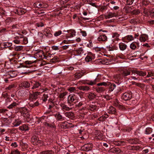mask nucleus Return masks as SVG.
<instances>
[{"instance_id":"f257e3e1","label":"nucleus","mask_w":154,"mask_h":154,"mask_svg":"<svg viewBox=\"0 0 154 154\" xmlns=\"http://www.w3.org/2000/svg\"><path fill=\"white\" fill-rule=\"evenodd\" d=\"M46 88L43 89L40 88L39 90H41L40 92H36L33 93V94H30L29 95V99L30 100L33 101L35 100L38 98V96L39 94L40 93H42L44 91H46Z\"/></svg>"},{"instance_id":"f03ea898","label":"nucleus","mask_w":154,"mask_h":154,"mask_svg":"<svg viewBox=\"0 0 154 154\" xmlns=\"http://www.w3.org/2000/svg\"><path fill=\"white\" fill-rule=\"evenodd\" d=\"M20 111L22 115L26 118V119H28L27 121V122H29V119H30L31 116L29 114L27 109L26 108H22Z\"/></svg>"},{"instance_id":"7ed1b4c3","label":"nucleus","mask_w":154,"mask_h":154,"mask_svg":"<svg viewBox=\"0 0 154 154\" xmlns=\"http://www.w3.org/2000/svg\"><path fill=\"white\" fill-rule=\"evenodd\" d=\"M132 97V94L130 91H128L124 93L122 96V98L125 100H129Z\"/></svg>"},{"instance_id":"20e7f679","label":"nucleus","mask_w":154,"mask_h":154,"mask_svg":"<svg viewBox=\"0 0 154 154\" xmlns=\"http://www.w3.org/2000/svg\"><path fill=\"white\" fill-rule=\"evenodd\" d=\"M77 97L75 94H71L68 96V100L69 103L72 102L74 101H77Z\"/></svg>"},{"instance_id":"39448f33","label":"nucleus","mask_w":154,"mask_h":154,"mask_svg":"<svg viewBox=\"0 0 154 154\" xmlns=\"http://www.w3.org/2000/svg\"><path fill=\"white\" fill-rule=\"evenodd\" d=\"M34 6L37 8H45L48 7L47 5L43 2H36L34 4Z\"/></svg>"},{"instance_id":"423d86ee","label":"nucleus","mask_w":154,"mask_h":154,"mask_svg":"<svg viewBox=\"0 0 154 154\" xmlns=\"http://www.w3.org/2000/svg\"><path fill=\"white\" fill-rule=\"evenodd\" d=\"M54 116L57 121L64 120L66 119L59 112L54 114Z\"/></svg>"},{"instance_id":"0eeeda50","label":"nucleus","mask_w":154,"mask_h":154,"mask_svg":"<svg viewBox=\"0 0 154 154\" xmlns=\"http://www.w3.org/2000/svg\"><path fill=\"white\" fill-rule=\"evenodd\" d=\"M68 32V34H66V36L67 38H71L75 35L76 32L73 30H69L67 31Z\"/></svg>"},{"instance_id":"6e6552de","label":"nucleus","mask_w":154,"mask_h":154,"mask_svg":"<svg viewBox=\"0 0 154 154\" xmlns=\"http://www.w3.org/2000/svg\"><path fill=\"white\" fill-rule=\"evenodd\" d=\"M130 70L129 69H124L121 72L122 76L123 77L126 76L130 75Z\"/></svg>"},{"instance_id":"1a4fd4ad","label":"nucleus","mask_w":154,"mask_h":154,"mask_svg":"<svg viewBox=\"0 0 154 154\" xmlns=\"http://www.w3.org/2000/svg\"><path fill=\"white\" fill-rule=\"evenodd\" d=\"M118 16V14L116 13L109 12L108 14L105 15V17L106 19H109L114 17Z\"/></svg>"},{"instance_id":"9d476101","label":"nucleus","mask_w":154,"mask_h":154,"mask_svg":"<svg viewBox=\"0 0 154 154\" xmlns=\"http://www.w3.org/2000/svg\"><path fill=\"white\" fill-rule=\"evenodd\" d=\"M71 124V123H69L65 121L61 123L60 126L62 128L66 129L70 127V125Z\"/></svg>"},{"instance_id":"9b49d317","label":"nucleus","mask_w":154,"mask_h":154,"mask_svg":"<svg viewBox=\"0 0 154 154\" xmlns=\"http://www.w3.org/2000/svg\"><path fill=\"white\" fill-rule=\"evenodd\" d=\"M148 38L147 35L145 34H141L139 40L141 42L146 41Z\"/></svg>"},{"instance_id":"f8f14e48","label":"nucleus","mask_w":154,"mask_h":154,"mask_svg":"<svg viewBox=\"0 0 154 154\" xmlns=\"http://www.w3.org/2000/svg\"><path fill=\"white\" fill-rule=\"evenodd\" d=\"M17 75V72L12 71L10 72L9 73L6 75V76L8 78H14Z\"/></svg>"},{"instance_id":"ddd939ff","label":"nucleus","mask_w":154,"mask_h":154,"mask_svg":"<svg viewBox=\"0 0 154 154\" xmlns=\"http://www.w3.org/2000/svg\"><path fill=\"white\" fill-rule=\"evenodd\" d=\"M107 39V36L105 34L101 33L97 38L98 40L99 41H104L106 40Z\"/></svg>"},{"instance_id":"4468645a","label":"nucleus","mask_w":154,"mask_h":154,"mask_svg":"<svg viewBox=\"0 0 154 154\" xmlns=\"http://www.w3.org/2000/svg\"><path fill=\"white\" fill-rule=\"evenodd\" d=\"M77 88L80 90L85 91H88L90 90V87L87 86H80L79 87H77Z\"/></svg>"},{"instance_id":"2eb2a0df","label":"nucleus","mask_w":154,"mask_h":154,"mask_svg":"<svg viewBox=\"0 0 154 154\" xmlns=\"http://www.w3.org/2000/svg\"><path fill=\"white\" fill-rule=\"evenodd\" d=\"M92 147V145L91 143L85 144L84 146L83 149L85 151H88L91 149Z\"/></svg>"},{"instance_id":"dca6fc26","label":"nucleus","mask_w":154,"mask_h":154,"mask_svg":"<svg viewBox=\"0 0 154 154\" xmlns=\"http://www.w3.org/2000/svg\"><path fill=\"white\" fill-rule=\"evenodd\" d=\"M119 46L120 49L122 51L125 50L127 46L126 44L123 43H120L119 44Z\"/></svg>"},{"instance_id":"f3484780","label":"nucleus","mask_w":154,"mask_h":154,"mask_svg":"<svg viewBox=\"0 0 154 154\" xmlns=\"http://www.w3.org/2000/svg\"><path fill=\"white\" fill-rule=\"evenodd\" d=\"M14 12L15 14L20 15L24 14L25 13V11L21 8H18Z\"/></svg>"},{"instance_id":"a211bd4d","label":"nucleus","mask_w":154,"mask_h":154,"mask_svg":"<svg viewBox=\"0 0 154 154\" xmlns=\"http://www.w3.org/2000/svg\"><path fill=\"white\" fill-rule=\"evenodd\" d=\"M43 33L44 35L47 37H50L52 36V35L50 33V31L48 29H45Z\"/></svg>"},{"instance_id":"6ab92c4d","label":"nucleus","mask_w":154,"mask_h":154,"mask_svg":"<svg viewBox=\"0 0 154 154\" xmlns=\"http://www.w3.org/2000/svg\"><path fill=\"white\" fill-rule=\"evenodd\" d=\"M66 117L70 119H72L74 117V114L71 112H66L64 113Z\"/></svg>"},{"instance_id":"aec40b11","label":"nucleus","mask_w":154,"mask_h":154,"mask_svg":"<svg viewBox=\"0 0 154 154\" xmlns=\"http://www.w3.org/2000/svg\"><path fill=\"white\" fill-rule=\"evenodd\" d=\"M97 82V80L95 79L94 80L88 81L85 83L90 85H93L95 84Z\"/></svg>"},{"instance_id":"412c9836","label":"nucleus","mask_w":154,"mask_h":154,"mask_svg":"<svg viewBox=\"0 0 154 154\" xmlns=\"http://www.w3.org/2000/svg\"><path fill=\"white\" fill-rule=\"evenodd\" d=\"M60 106L61 107L63 111H68L70 109V108L69 107L63 103H61Z\"/></svg>"},{"instance_id":"4be33fe9","label":"nucleus","mask_w":154,"mask_h":154,"mask_svg":"<svg viewBox=\"0 0 154 154\" xmlns=\"http://www.w3.org/2000/svg\"><path fill=\"white\" fill-rule=\"evenodd\" d=\"M108 112L110 114H114L116 112V109L112 106H110L108 109Z\"/></svg>"},{"instance_id":"5701e85b","label":"nucleus","mask_w":154,"mask_h":154,"mask_svg":"<svg viewBox=\"0 0 154 154\" xmlns=\"http://www.w3.org/2000/svg\"><path fill=\"white\" fill-rule=\"evenodd\" d=\"M20 37V35L19 36H16L15 38L16 40L13 41V42L16 44H19L20 43H22V40H21Z\"/></svg>"},{"instance_id":"b1692460","label":"nucleus","mask_w":154,"mask_h":154,"mask_svg":"<svg viewBox=\"0 0 154 154\" xmlns=\"http://www.w3.org/2000/svg\"><path fill=\"white\" fill-rule=\"evenodd\" d=\"M85 73V72L76 73L75 74V77L76 79H79L84 75Z\"/></svg>"},{"instance_id":"393cba45","label":"nucleus","mask_w":154,"mask_h":154,"mask_svg":"<svg viewBox=\"0 0 154 154\" xmlns=\"http://www.w3.org/2000/svg\"><path fill=\"white\" fill-rule=\"evenodd\" d=\"M128 142L131 144H136L139 143L138 140L135 139H129Z\"/></svg>"},{"instance_id":"a878e982","label":"nucleus","mask_w":154,"mask_h":154,"mask_svg":"<svg viewBox=\"0 0 154 154\" xmlns=\"http://www.w3.org/2000/svg\"><path fill=\"white\" fill-rule=\"evenodd\" d=\"M96 97V95L94 93L90 92L88 93V98L90 100L94 99Z\"/></svg>"},{"instance_id":"bb28decb","label":"nucleus","mask_w":154,"mask_h":154,"mask_svg":"<svg viewBox=\"0 0 154 154\" xmlns=\"http://www.w3.org/2000/svg\"><path fill=\"white\" fill-rule=\"evenodd\" d=\"M21 40H22V43H23L24 44H26L28 43L27 38L26 37L23 36L22 35H20V37Z\"/></svg>"},{"instance_id":"cd10ccee","label":"nucleus","mask_w":154,"mask_h":154,"mask_svg":"<svg viewBox=\"0 0 154 154\" xmlns=\"http://www.w3.org/2000/svg\"><path fill=\"white\" fill-rule=\"evenodd\" d=\"M41 86V84L38 82H36L33 83V85L32 88V89H33L38 88Z\"/></svg>"},{"instance_id":"c85d7f7f","label":"nucleus","mask_w":154,"mask_h":154,"mask_svg":"<svg viewBox=\"0 0 154 154\" xmlns=\"http://www.w3.org/2000/svg\"><path fill=\"white\" fill-rule=\"evenodd\" d=\"M19 129L20 130L23 131H28L29 129L28 127L25 125H23L20 127Z\"/></svg>"},{"instance_id":"c756f323","label":"nucleus","mask_w":154,"mask_h":154,"mask_svg":"<svg viewBox=\"0 0 154 154\" xmlns=\"http://www.w3.org/2000/svg\"><path fill=\"white\" fill-rule=\"evenodd\" d=\"M125 39L129 42L133 40L134 37L132 35H128L125 37Z\"/></svg>"},{"instance_id":"7c9ffc66","label":"nucleus","mask_w":154,"mask_h":154,"mask_svg":"<svg viewBox=\"0 0 154 154\" xmlns=\"http://www.w3.org/2000/svg\"><path fill=\"white\" fill-rule=\"evenodd\" d=\"M21 121L19 120H16L13 123V125L15 127H17L20 125L21 123Z\"/></svg>"},{"instance_id":"2f4dec72","label":"nucleus","mask_w":154,"mask_h":154,"mask_svg":"<svg viewBox=\"0 0 154 154\" xmlns=\"http://www.w3.org/2000/svg\"><path fill=\"white\" fill-rule=\"evenodd\" d=\"M92 55L91 54H89L85 58L86 61L87 62H90L92 60V57L91 56Z\"/></svg>"},{"instance_id":"473e14b6","label":"nucleus","mask_w":154,"mask_h":154,"mask_svg":"<svg viewBox=\"0 0 154 154\" xmlns=\"http://www.w3.org/2000/svg\"><path fill=\"white\" fill-rule=\"evenodd\" d=\"M22 85L25 88H28L30 86V84L27 82H24L22 83Z\"/></svg>"},{"instance_id":"72a5a7b5","label":"nucleus","mask_w":154,"mask_h":154,"mask_svg":"<svg viewBox=\"0 0 154 154\" xmlns=\"http://www.w3.org/2000/svg\"><path fill=\"white\" fill-rule=\"evenodd\" d=\"M98 86L104 85L105 86H109L110 85V82H103L97 84Z\"/></svg>"},{"instance_id":"f704fd0d","label":"nucleus","mask_w":154,"mask_h":154,"mask_svg":"<svg viewBox=\"0 0 154 154\" xmlns=\"http://www.w3.org/2000/svg\"><path fill=\"white\" fill-rule=\"evenodd\" d=\"M76 51L78 55H81L84 53L83 49L82 48H80L79 49L76 50Z\"/></svg>"},{"instance_id":"c9c22d12","label":"nucleus","mask_w":154,"mask_h":154,"mask_svg":"<svg viewBox=\"0 0 154 154\" xmlns=\"http://www.w3.org/2000/svg\"><path fill=\"white\" fill-rule=\"evenodd\" d=\"M109 86V90L110 91H113V90H114L116 87V85L114 84H111L110 83V85Z\"/></svg>"},{"instance_id":"e433bc0d","label":"nucleus","mask_w":154,"mask_h":154,"mask_svg":"<svg viewBox=\"0 0 154 154\" xmlns=\"http://www.w3.org/2000/svg\"><path fill=\"white\" fill-rule=\"evenodd\" d=\"M119 35L118 33H115L112 35V38H114L115 39H116V40H119Z\"/></svg>"},{"instance_id":"4c0bfd02","label":"nucleus","mask_w":154,"mask_h":154,"mask_svg":"<svg viewBox=\"0 0 154 154\" xmlns=\"http://www.w3.org/2000/svg\"><path fill=\"white\" fill-rule=\"evenodd\" d=\"M20 26L18 24H14L11 26V29H18L20 28Z\"/></svg>"},{"instance_id":"58836bf2","label":"nucleus","mask_w":154,"mask_h":154,"mask_svg":"<svg viewBox=\"0 0 154 154\" xmlns=\"http://www.w3.org/2000/svg\"><path fill=\"white\" fill-rule=\"evenodd\" d=\"M130 48L132 49L135 50L136 48L135 42H133L131 43L130 45Z\"/></svg>"},{"instance_id":"ea45409f","label":"nucleus","mask_w":154,"mask_h":154,"mask_svg":"<svg viewBox=\"0 0 154 154\" xmlns=\"http://www.w3.org/2000/svg\"><path fill=\"white\" fill-rule=\"evenodd\" d=\"M152 132V128H146L145 133L146 134H150Z\"/></svg>"},{"instance_id":"a19ab883","label":"nucleus","mask_w":154,"mask_h":154,"mask_svg":"<svg viewBox=\"0 0 154 154\" xmlns=\"http://www.w3.org/2000/svg\"><path fill=\"white\" fill-rule=\"evenodd\" d=\"M96 107L95 105H90L89 106H88L87 108L91 111L94 110L96 109Z\"/></svg>"},{"instance_id":"79ce46f5","label":"nucleus","mask_w":154,"mask_h":154,"mask_svg":"<svg viewBox=\"0 0 154 154\" xmlns=\"http://www.w3.org/2000/svg\"><path fill=\"white\" fill-rule=\"evenodd\" d=\"M53 152L52 151H46L42 152L40 154H53Z\"/></svg>"},{"instance_id":"37998d69","label":"nucleus","mask_w":154,"mask_h":154,"mask_svg":"<svg viewBox=\"0 0 154 154\" xmlns=\"http://www.w3.org/2000/svg\"><path fill=\"white\" fill-rule=\"evenodd\" d=\"M146 74V72H143L142 71H139L138 72V75L140 76H145Z\"/></svg>"},{"instance_id":"c03bdc74","label":"nucleus","mask_w":154,"mask_h":154,"mask_svg":"<svg viewBox=\"0 0 154 154\" xmlns=\"http://www.w3.org/2000/svg\"><path fill=\"white\" fill-rule=\"evenodd\" d=\"M107 116L103 115L102 116L100 117L99 119L100 121H104L107 118Z\"/></svg>"},{"instance_id":"a18cd8bd","label":"nucleus","mask_w":154,"mask_h":154,"mask_svg":"<svg viewBox=\"0 0 154 154\" xmlns=\"http://www.w3.org/2000/svg\"><path fill=\"white\" fill-rule=\"evenodd\" d=\"M62 33V31L61 30H59L58 31L55 32L54 34V35L55 36L57 37Z\"/></svg>"},{"instance_id":"49530a36","label":"nucleus","mask_w":154,"mask_h":154,"mask_svg":"<svg viewBox=\"0 0 154 154\" xmlns=\"http://www.w3.org/2000/svg\"><path fill=\"white\" fill-rule=\"evenodd\" d=\"M17 105V103H16L14 102L11 103V105H9L8 107V108L9 109H11L14 107L15 106H16Z\"/></svg>"},{"instance_id":"de8ad7c7","label":"nucleus","mask_w":154,"mask_h":154,"mask_svg":"<svg viewBox=\"0 0 154 154\" xmlns=\"http://www.w3.org/2000/svg\"><path fill=\"white\" fill-rule=\"evenodd\" d=\"M68 91L70 92H75L76 89L74 87H71L68 89Z\"/></svg>"},{"instance_id":"09e8293b","label":"nucleus","mask_w":154,"mask_h":154,"mask_svg":"<svg viewBox=\"0 0 154 154\" xmlns=\"http://www.w3.org/2000/svg\"><path fill=\"white\" fill-rule=\"evenodd\" d=\"M48 97V96L47 95L44 94L42 97L43 101L44 102L46 101V100H47Z\"/></svg>"},{"instance_id":"8fccbe9b","label":"nucleus","mask_w":154,"mask_h":154,"mask_svg":"<svg viewBox=\"0 0 154 154\" xmlns=\"http://www.w3.org/2000/svg\"><path fill=\"white\" fill-rule=\"evenodd\" d=\"M103 49V48H99L96 47L94 48V49L96 51L98 52L101 51Z\"/></svg>"},{"instance_id":"3c124183","label":"nucleus","mask_w":154,"mask_h":154,"mask_svg":"<svg viewBox=\"0 0 154 154\" xmlns=\"http://www.w3.org/2000/svg\"><path fill=\"white\" fill-rule=\"evenodd\" d=\"M11 154H20V152L18 150H15L12 151Z\"/></svg>"},{"instance_id":"603ef678","label":"nucleus","mask_w":154,"mask_h":154,"mask_svg":"<svg viewBox=\"0 0 154 154\" xmlns=\"http://www.w3.org/2000/svg\"><path fill=\"white\" fill-rule=\"evenodd\" d=\"M104 90V88L103 87H100L96 89L97 92H101Z\"/></svg>"},{"instance_id":"864d4df0","label":"nucleus","mask_w":154,"mask_h":154,"mask_svg":"<svg viewBox=\"0 0 154 154\" xmlns=\"http://www.w3.org/2000/svg\"><path fill=\"white\" fill-rule=\"evenodd\" d=\"M154 75V73L153 72H148V74L146 76V77H149L152 76H153Z\"/></svg>"},{"instance_id":"5fc2aeb1","label":"nucleus","mask_w":154,"mask_h":154,"mask_svg":"<svg viewBox=\"0 0 154 154\" xmlns=\"http://www.w3.org/2000/svg\"><path fill=\"white\" fill-rule=\"evenodd\" d=\"M80 33L82 34V36L85 37L87 35V33L86 32L80 29Z\"/></svg>"},{"instance_id":"6e6d98bb","label":"nucleus","mask_w":154,"mask_h":154,"mask_svg":"<svg viewBox=\"0 0 154 154\" xmlns=\"http://www.w3.org/2000/svg\"><path fill=\"white\" fill-rule=\"evenodd\" d=\"M67 94V93L66 92L60 94L59 97L60 98H63Z\"/></svg>"},{"instance_id":"4d7b16f0","label":"nucleus","mask_w":154,"mask_h":154,"mask_svg":"<svg viewBox=\"0 0 154 154\" xmlns=\"http://www.w3.org/2000/svg\"><path fill=\"white\" fill-rule=\"evenodd\" d=\"M134 0H127V4L129 5H131L133 3Z\"/></svg>"},{"instance_id":"13d9d810","label":"nucleus","mask_w":154,"mask_h":154,"mask_svg":"<svg viewBox=\"0 0 154 154\" xmlns=\"http://www.w3.org/2000/svg\"><path fill=\"white\" fill-rule=\"evenodd\" d=\"M149 13L151 16L154 17V8L151 10L149 11Z\"/></svg>"},{"instance_id":"bf43d9fd","label":"nucleus","mask_w":154,"mask_h":154,"mask_svg":"<svg viewBox=\"0 0 154 154\" xmlns=\"http://www.w3.org/2000/svg\"><path fill=\"white\" fill-rule=\"evenodd\" d=\"M113 151L117 153H119L120 152V150L118 148H115L114 149Z\"/></svg>"},{"instance_id":"052dcab7","label":"nucleus","mask_w":154,"mask_h":154,"mask_svg":"<svg viewBox=\"0 0 154 154\" xmlns=\"http://www.w3.org/2000/svg\"><path fill=\"white\" fill-rule=\"evenodd\" d=\"M22 46H18L16 48V50L17 51H20L22 49Z\"/></svg>"},{"instance_id":"680f3d73","label":"nucleus","mask_w":154,"mask_h":154,"mask_svg":"<svg viewBox=\"0 0 154 154\" xmlns=\"http://www.w3.org/2000/svg\"><path fill=\"white\" fill-rule=\"evenodd\" d=\"M70 42V41L69 40H68L67 39H65L63 40L61 44H69Z\"/></svg>"},{"instance_id":"e2e57ef3","label":"nucleus","mask_w":154,"mask_h":154,"mask_svg":"<svg viewBox=\"0 0 154 154\" xmlns=\"http://www.w3.org/2000/svg\"><path fill=\"white\" fill-rule=\"evenodd\" d=\"M36 25L38 27H42L44 25L43 23L42 22L40 23H36Z\"/></svg>"},{"instance_id":"0e129e2a","label":"nucleus","mask_w":154,"mask_h":154,"mask_svg":"<svg viewBox=\"0 0 154 154\" xmlns=\"http://www.w3.org/2000/svg\"><path fill=\"white\" fill-rule=\"evenodd\" d=\"M52 49L54 50H57L59 49L58 47L56 46H52Z\"/></svg>"},{"instance_id":"69168bd1","label":"nucleus","mask_w":154,"mask_h":154,"mask_svg":"<svg viewBox=\"0 0 154 154\" xmlns=\"http://www.w3.org/2000/svg\"><path fill=\"white\" fill-rule=\"evenodd\" d=\"M14 86V85H9L8 87H7V88H6V89L9 90H10L11 89L13 88Z\"/></svg>"},{"instance_id":"338daca9","label":"nucleus","mask_w":154,"mask_h":154,"mask_svg":"<svg viewBox=\"0 0 154 154\" xmlns=\"http://www.w3.org/2000/svg\"><path fill=\"white\" fill-rule=\"evenodd\" d=\"M11 146L14 147H16L17 146V145L16 142L12 143L11 145Z\"/></svg>"},{"instance_id":"774afa93","label":"nucleus","mask_w":154,"mask_h":154,"mask_svg":"<svg viewBox=\"0 0 154 154\" xmlns=\"http://www.w3.org/2000/svg\"><path fill=\"white\" fill-rule=\"evenodd\" d=\"M6 111H7V110L6 109H0V113L3 114Z\"/></svg>"}]
</instances>
